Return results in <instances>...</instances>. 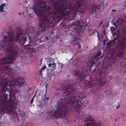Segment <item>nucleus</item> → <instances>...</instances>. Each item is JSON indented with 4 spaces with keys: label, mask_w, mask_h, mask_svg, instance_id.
Segmentation results:
<instances>
[{
    "label": "nucleus",
    "mask_w": 126,
    "mask_h": 126,
    "mask_svg": "<svg viewBox=\"0 0 126 126\" xmlns=\"http://www.w3.org/2000/svg\"><path fill=\"white\" fill-rule=\"evenodd\" d=\"M7 34V36H3V43L1 48L10 53L6 57L0 60V74L3 73L4 76L7 75L14 79L15 70L11 67L9 64L13 63L16 58L22 53L20 48L21 45L25 43L27 37L25 34L20 33L14 39L13 32H9ZM2 57V54H0V58Z\"/></svg>",
    "instance_id": "1"
},
{
    "label": "nucleus",
    "mask_w": 126,
    "mask_h": 126,
    "mask_svg": "<svg viewBox=\"0 0 126 126\" xmlns=\"http://www.w3.org/2000/svg\"><path fill=\"white\" fill-rule=\"evenodd\" d=\"M43 4L46 3L51 4L54 6L49 10L56 17L59 18V21L63 19L65 23L70 22V21L74 19V17L79 13L81 14L86 11V7L83 4L84 0H76L75 1L67 2L65 0H43Z\"/></svg>",
    "instance_id": "2"
},
{
    "label": "nucleus",
    "mask_w": 126,
    "mask_h": 126,
    "mask_svg": "<svg viewBox=\"0 0 126 126\" xmlns=\"http://www.w3.org/2000/svg\"><path fill=\"white\" fill-rule=\"evenodd\" d=\"M43 0H34L33 7L31 8L37 16L44 17L39 21L36 35L31 39L28 45V47L30 50H32L33 47L37 45L36 42L41 32L45 31L48 28L56 25L59 21V18L56 17L49 10L50 7L47 4H43Z\"/></svg>",
    "instance_id": "3"
},
{
    "label": "nucleus",
    "mask_w": 126,
    "mask_h": 126,
    "mask_svg": "<svg viewBox=\"0 0 126 126\" xmlns=\"http://www.w3.org/2000/svg\"><path fill=\"white\" fill-rule=\"evenodd\" d=\"M77 86V84H72L67 85L65 87L63 83L60 84V88H55V95L62 97L58 104V110H66V109L71 108L73 106L76 108L81 106L82 101L86 99V96L77 92L76 94H75L76 91L74 90Z\"/></svg>",
    "instance_id": "4"
},
{
    "label": "nucleus",
    "mask_w": 126,
    "mask_h": 126,
    "mask_svg": "<svg viewBox=\"0 0 126 126\" xmlns=\"http://www.w3.org/2000/svg\"><path fill=\"white\" fill-rule=\"evenodd\" d=\"M25 80L23 78L18 77L15 80L8 81L6 79L0 78V110H15L16 104L13 95V87L16 85H23Z\"/></svg>",
    "instance_id": "5"
},
{
    "label": "nucleus",
    "mask_w": 126,
    "mask_h": 126,
    "mask_svg": "<svg viewBox=\"0 0 126 126\" xmlns=\"http://www.w3.org/2000/svg\"><path fill=\"white\" fill-rule=\"evenodd\" d=\"M68 111H48L47 112V118L59 117L64 118L68 121L70 117Z\"/></svg>",
    "instance_id": "6"
},
{
    "label": "nucleus",
    "mask_w": 126,
    "mask_h": 126,
    "mask_svg": "<svg viewBox=\"0 0 126 126\" xmlns=\"http://www.w3.org/2000/svg\"><path fill=\"white\" fill-rule=\"evenodd\" d=\"M101 73L100 72L99 73V77H96L93 81L86 83L85 88H91L93 86L97 87V88H98L100 86H103L105 83V79L101 78Z\"/></svg>",
    "instance_id": "7"
},
{
    "label": "nucleus",
    "mask_w": 126,
    "mask_h": 126,
    "mask_svg": "<svg viewBox=\"0 0 126 126\" xmlns=\"http://www.w3.org/2000/svg\"><path fill=\"white\" fill-rule=\"evenodd\" d=\"M84 25V23L82 22L81 20L79 21L78 20H76L74 21H73L71 23V24H69L68 26L66 25H64L63 26L64 28H65L67 27H69V28L68 29V31H70V30L71 31V29H72V33L74 32H79L80 31V29L81 28L82 26ZM72 32H70V35H72L73 34V33H72Z\"/></svg>",
    "instance_id": "8"
},
{
    "label": "nucleus",
    "mask_w": 126,
    "mask_h": 126,
    "mask_svg": "<svg viewBox=\"0 0 126 126\" xmlns=\"http://www.w3.org/2000/svg\"><path fill=\"white\" fill-rule=\"evenodd\" d=\"M73 72L75 76L79 78L81 80H87L88 79H90L89 76L84 70L82 69L81 71L76 70Z\"/></svg>",
    "instance_id": "9"
},
{
    "label": "nucleus",
    "mask_w": 126,
    "mask_h": 126,
    "mask_svg": "<svg viewBox=\"0 0 126 126\" xmlns=\"http://www.w3.org/2000/svg\"><path fill=\"white\" fill-rule=\"evenodd\" d=\"M125 32V35L123 38H122L121 35H120L119 41H120L119 48L122 50L121 51H119L117 54L118 57H121L123 55V51L125 47L126 46V28Z\"/></svg>",
    "instance_id": "10"
},
{
    "label": "nucleus",
    "mask_w": 126,
    "mask_h": 126,
    "mask_svg": "<svg viewBox=\"0 0 126 126\" xmlns=\"http://www.w3.org/2000/svg\"><path fill=\"white\" fill-rule=\"evenodd\" d=\"M23 111H18V113H17L16 112V111H0V116H1L4 113H6L7 112V113H9L10 115H13L12 116V117H14L15 118H19V116H20V117H23L25 116V113L23 112ZM1 122H0V124ZM0 126H1L0 125Z\"/></svg>",
    "instance_id": "11"
},
{
    "label": "nucleus",
    "mask_w": 126,
    "mask_h": 126,
    "mask_svg": "<svg viewBox=\"0 0 126 126\" xmlns=\"http://www.w3.org/2000/svg\"><path fill=\"white\" fill-rule=\"evenodd\" d=\"M105 4L103 3H101L99 6L93 3L92 5V7L91 9L90 15L93 16L92 17H95L97 13L96 12L99 11V9H102L105 7Z\"/></svg>",
    "instance_id": "12"
},
{
    "label": "nucleus",
    "mask_w": 126,
    "mask_h": 126,
    "mask_svg": "<svg viewBox=\"0 0 126 126\" xmlns=\"http://www.w3.org/2000/svg\"><path fill=\"white\" fill-rule=\"evenodd\" d=\"M94 120V119L92 116H88L84 121L86 124L85 126H100V124L98 122H93Z\"/></svg>",
    "instance_id": "13"
},
{
    "label": "nucleus",
    "mask_w": 126,
    "mask_h": 126,
    "mask_svg": "<svg viewBox=\"0 0 126 126\" xmlns=\"http://www.w3.org/2000/svg\"><path fill=\"white\" fill-rule=\"evenodd\" d=\"M49 98L45 94L42 96L41 99V102L37 106V108L42 109L44 106H45L47 103Z\"/></svg>",
    "instance_id": "14"
},
{
    "label": "nucleus",
    "mask_w": 126,
    "mask_h": 126,
    "mask_svg": "<svg viewBox=\"0 0 126 126\" xmlns=\"http://www.w3.org/2000/svg\"><path fill=\"white\" fill-rule=\"evenodd\" d=\"M48 66L50 68V73L52 75L54 74V71L56 69V64L54 62H50L48 64Z\"/></svg>",
    "instance_id": "15"
},
{
    "label": "nucleus",
    "mask_w": 126,
    "mask_h": 126,
    "mask_svg": "<svg viewBox=\"0 0 126 126\" xmlns=\"http://www.w3.org/2000/svg\"><path fill=\"white\" fill-rule=\"evenodd\" d=\"M110 30L111 31L113 35H116V37H117L118 35V32L115 30V28L113 27H111Z\"/></svg>",
    "instance_id": "16"
},
{
    "label": "nucleus",
    "mask_w": 126,
    "mask_h": 126,
    "mask_svg": "<svg viewBox=\"0 0 126 126\" xmlns=\"http://www.w3.org/2000/svg\"><path fill=\"white\" fill-rule=\"evenodd\" d=\"M5 4H2L0 6V11L1 12H3L4 11L3 7Z\"/></svg>",
    "instance_id": "17"
},
{
    "label": "nucleus",
    "mask_w": 126,
    "mask_h": 126,
    "mask_svg": "<svg viewBox=\"0 0 126 126\" xmlns=\"http://www.w3.org/2000/svg\"><path fill=\"white\" fill-rule=\"evenodd\" d=\"M101 54V51H98L96 56L95 58H96V59L98 60V57Z\"/></svg>",
    "instance_id": "18"
},
{
    "label": "nucleus",
    "mask_w": 126,
    "mask_h": 126,
    "mask_svg": "<svg viewBox=\"0 0 126 126\" xmlns=\"http://www.w3.org/2000/svg\"><path fill=\"white\" fill-rule=\"evenodd\" d=\"M77 43L78 42H77V41L75 40H72L71 41V44L72 45L74 46L76 45Z\"/></svg>",
    "instance_id": "19"
},
{
    "label": "nucleus",
    "mask_w": 126,
    "mask_h": 126,
    "mask_svg": "<svg viewBox=\"0 0 126 126\" xmlns=\"http://www.w3.org/2000/svg\"><path fill=\"white\" fill-rule=\"evenodd\" d=\"M79 36H74L73 37V39L75 41H76L77 40H79Z\"/></svg>",
    "instance_id": "20"
},
{
    "label": "nucleus",
    "mask_w": 126,
    "mask_h": 126,
    "mask_svg": "<svg viewBox=\"0 0 126 126\" xmlns=\"http://www.w3.org/2000/svg\"><path fill=\"white\" fill-rule=\"evenodd\" d=\"M124 3L123 4L124 7L122 8L123 10H125L126 8V0L124 1Z\"/></svg>",
    "instance_id": "21"
},
{
    "label": "nucleus",
    "mask_w": 126,
    "mask_h": 126,
    "mask_svg": "<svg viewBox=\"0 0 126 126\" xmlns=\"http://www.w3.org/2000/svg\"><path fill=\"white\" fill-rule=\"evenodd\" d=\"M94 58L96 59V58H95V57H91V62H93L94 63Z\"/></svg>",
    "instance_id": "22"
},
{
    "label": "nucleus",
    "mask_w": 126,
    "mask_h": 126,
    "mask_svg": "<svg viewBox=\"0 0 126 126\" xmlns=\"http://www.w3.org/2000/svg\"><path fill=\"white\" fill-rule=\"evenodd\" d=\"M111 42L110 41L108 42L107 45H110Z\"/></svg>",
    "instance_id": "23"
},
{
    "label": "nucleus",
    "mask_w": 126,
    "mask_h": 126,
    "mask_svg": "<svg viewBox=\"0 0 126 126\" xmlns=\"http://www.w3.org/2000/svg\"><path fill=\"white\" fill-rule=\"evenodd\" d=\"M76 45H77L78 46V47L79 48H80L81 47V45L79 44V43H77V44Z\"/></svg>",
    "instance_id": "24"
},
{
    "label": "nucleus",
    "mask_w": 126,
    "mask_h": 126,
    "mask_svg": "<svg viewBox=\"0 0 126 126\" xmlns=\"http://www.w3.org/2000/svg\"><path fill=\"white\" fill-rule=\"evenodd\" d=\"M45 68L46 67L45 66H43L41 68V69L42 70H43L45 69Z\"/></svg>",
    "instance_id": "25"
},
{
    "label": "nucleus",
    "mask_w": 126,
    "mask_h": 126,
    "mask_svg": "<svg viewBox=\"0 0 126 126\" xmlns=\"http://www.w3.org/2000/svg\"><path fill=\"white\" fill-rule=\"evenodd\" d=\"M33 102V99L32 98V100H31V102H30V104H32V103Z\"/></svg>",
    "instance_id": "26"
},
{
    "label": "nucleus",
    "mask_w": 126,
    "mask_h": 126,
    "mask_svg": "<svg viewBox=\"0 0 126 126\" xmlns=\"http://www.w3.org/2000/svg\"><path fill=\"white\" fill-rule=\"evenodd\" d=\"M42 70L41 69L39 71L40 74L41 75L42 74Z\"/></svg>",
    "instance_id": "27"
},
{
    "label": "nucleus",
    "mask_w": 126,
    "mask_h": 126,
    "mask_svg": "<svg viewBox=\"0 0 126 126\" xmlns=\"http://www.w3.org/2000/svg\"><path fill=\"white\" fill-rule=\"evenodd\" d=\"M103 21L102 20H101V21L100 22V23L99 24V25H101L102 23H103Z\"/></svg>",
    "instance_id": "28"
},
{
    "label": "nucleus",
    "mask_w": 126,
    "mask_h": 126,
    "mask_svg": "<svg viewBox=\"0 0 126 126\" xmlns=\"http://www.w3.org/2000/svg\"><path fill=\"white\" fill-rule=\"evenodd\" d=\"M22 126H30L28 124H24Z\"/></svg>",
    "instance_id": "29"
},
{
    "label": "nucleus",
    "mask_w": 126,
    "mask_h": 126,
    "mask_svg": "<svg viewBox=\"0 0 126 126\" xmlns=\"http://www.w3.org/2000/svg\"><path fill=\"white\" fill-rule=\"evenodd\" d=\"M120 104H119L117 106V107H116V109H118L119 108H120Z\"/></svg>",
    "instance_id": "30"
},
{
    "label": "nucleus",
    "mask_w": 126,
    "mask_h": 126,
    "mask_svg": "<svg viewBox=\"0 0 126 126\" xmlns=\"http://www.w3.org/2000/svg\"><path fill=\"white\" fill-rule=\"evenodd\" d=\"M31 90V89L30 88H28V89L27 90V91L28 93H29L30 92V90Z\"/></svg>",
    "instance_id": "31"
},
{
    "label": "nucleus",
    "mask_w": 126,
    "mask_h": 126,
    "mask_svg": "<svg viewBox=\"0 0 126 126\" xmlns=\"http://www.w3.org/2000/svg\"><path fill=\"white\" fill-rule=\"evenodd\" d=\"M45 38L46 39V40H48V37L47 36H46L45 37Z\"/></svg>",
    "instance_id": "32"
},
{
    "label": "nucleus",
    "mask_w": 126,
    "mask_h": 126,
    "mask_svg": "<svg viewBox=\"0 0 126 126\" xmlns=\"http://www.w3.org/2000/svg\"><path fill=\"white\" fill-rule=\"evenodd\" d=\"M116 12V9H115V10L112 9V12Z\"/></svg>",
    "instance_id": "33"
},
{
    "label": "nucleus",
    "mask_w": 126,
    "mask_h": 126,
    "mask_svg": "<svg viewBox=\"0 0 126 126\" xmlns=\"http://www.w3.org/2000/svg\"><path fill=\"white\" fill-rule=\"evenodd\" d=\"M95 68H94V69L92 71V72L94 73V72L95 71Z\"/></svg>",
    "instance_id": "34"
},
{
    "label": "nucleus",
    "mask_w": 126,
    "mask_h": 126,
    "mask_svg": "<svg viewBox=\"0 0 126 126\" xmlns=\"http://www.w3.org/2000/svg\"><path fill=\"white\" fill-rule=\"evenodd\" d=\"M77 111V112L78 113H79L80 112V111Z\"/></svg>",
    "instance_id": "35"
},
{
    "label": "nucleus",
    "mask_w": 126,
    "mask_h": 126,
    "mask_svg": "<svg viewBox=\"0 0 126 126\" xmlns=\"http://www.w3.org/2000/svg\"><path fill=\"white\" fill-rule=\"evenodd\" d=\"M20 30V31L22 32H23V31H22L21 29H20V28H19V30Z\"/></svg>",
    "instance_id": "36"
},
{
    "label": "nucleus",
    "mask_w": 126,
    "mask_h": 126,
    "mask_svg": "<svg viewBox=\"0 0 126 126\" xmlns=\"http://www.w3.org/2000/svg\"><path fill=\"white\" fill-rule=\"evenodd\" d=\"M104 32V33L105 34H106V32H105V30H104L103 31Z\"/></svg>",
    "instance_id": "37"
},
{
    "label": "nucleus",
    "mask_w": 126,
    "mask_h": 126,
    "mask_svg": "<svg viewBox=\"0 0 126 126\" xmlns=\"http://www.w3.org/2000/svg\"><path fill=\"white\" fill-rule=\"evenodd\" d=\"M18 14L19 15H21V13L20 12H19L18 13Z\"/></svg>",
    "instance_id": "38"
},
{
    "label": "nucleus",
    "mask_w": 126,
    "mask_h": 126,
    "mask_svg": "<svg viewBox=\"0 0 126 126\" xmlns=\"http://www.w3.org/2000/svg\"><path fill=\"white\" fill-rule=\"evenodd\" d=\"M29 16H30L31 15V14H29L28 15Z\"/></svg>",
    "instance_id": "39"
},
{
    "label": "nucleus",
    "mask_w": 126,
    "mask_h": 126,
    "mask_svg": "<svg viewBox=\"0 0 126 126\" xmlns=\"http://www.w3.org/2000/svg\"><path fill=\"white\" fill-rule=\"evenodd\" d=\"M117 119H115V121H117Z\"/></svg>",
    "instance_id": "40"
},
{
    "label": "nucleus",
    "mask_w": 126,
    "mask_h": 126,
    "mask_svg": "<svg viewBox=\"0 0 126 126\" xmlns=\"http://www.w3.org/2000/svg\"><path fill=\"white\" fill-rule=\"evenodd\" d=\"M100 25L99 24L98 26L97 27H99L100 26Z\"/></svg>",
    "instance_id": "41"
},
{
    "label": "nucleus",
    "mask_w": 126,
    "mask_h": 126,
    "mask_svg": "<svg viewBox=\"0 0 126 126\" xmlns=\"http://www.w3.org/2000/svg\"><path fill=\"white\" fill-rule=\"evenodd\" d=\"M76 110H78L77 109H76Z\"/></svg>",
    "instance_id": "42"
},
{
    "label": "nucleus",
    "mask_w": 126,
    "mask_h": 126,
    "mask_svg": "<svg viewBox=\"0 0 126 126\" xmlns=\"http://www.w3.org/2000/svg\"><path fill=\"white\" fill-rule=\"evenodd\" d=\"M26 32H27V33L28 32L27 31H26Z\"/></svg>",
    "instance_id": "43"
},
{
    "label": "nucleus",
    "mask_w": 126,
    "mask_h": 126,
    "mask_svg": "<svg viewBox=\"0 0 126 126\" xmlns=\"http://www.w3.org/2000/svg\"><path fill=\"white\" fill-rule=\"evenodd\" d=\"M115 61H116L115 60Z\"/></svg>",
    "instance_id": "44"
},
{
    "label": "nucleus",
    "mask_w": 126,
    "mask_h": 126,
    "mask_svg": "<svg viewBox=\"0 0 126 126\" xmlns=\"http://www.w3.org/2000/svg\"><path fill=\"white\" fill-rule=\"evenodd\" d=\"M115 51V50H114V51Z\"/></svg>",
    "instance_id": "45"
},
{
    "label": "nucleus",
    "mask_w": 126,
    "mask_h": 126,
    "mask_svg": "<svg viewBox=\"0 0 126 126\" xmlns=\"http://www.w3.org/2000/svg\"><path fill=\"white\" fill-rule=\"evenodd\" d=\"M72 110H73V109H72Z\"/></svg>",
    "instance_id": "46"
}]
</instances>
